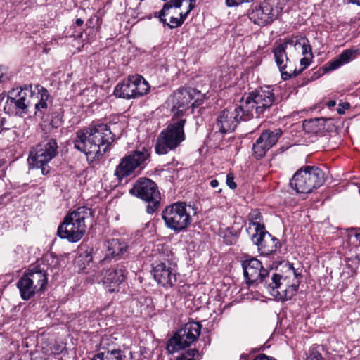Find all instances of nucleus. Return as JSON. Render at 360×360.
Returning a JSON list of instances; mask_svg holds the SVG:
<instances>
[{
  "instance_id": "37998d69",
  "label": "nucleus",
  "mask_w": 360,
  "mask_h": 360,
  "mask_svg": "<svg viewBox=\"0 0 360 360\" xmlns=\"http://www.w3.org/2000/svg\"><path fill=\"white\" fill-rule=\"evenodd\" d=\"M337 111L339 114H344L345 113V110L343 108H338L337 109Z\"/></svg>"
},
{
  "instance_id": "4be33fe9",
  "label": "nucleus",
  "mask_w": 360,
  "mask_h": 360,
  "mask_svg": "<svg viewBox=\"0 0 360 360\" xmlns=\"http://www.w3.org/2000/svg\"><path fill=\"white\" fill-rule=\"evenodd\" d=\"M125 269L123 266H115L105 271L103 274L101 281L106 285L108 291H115V287L122 283L125 278Z\"/></svg>"
},
{
  "instance_id": "4c0bfd02",
  "label": "nucleus",
  "mask_w": 360,
  "mask_h": 360,
  "mask_svg": "<svg viewBox=\"0 0 360 360\" xmlns=\"http://www.w3.org/2000/svg\"><path fill=\"white\" fill-rule=\"evenodd\" d=\"M199 357L200 354H198V355H195L194 357H193L192 356H188L185 360H199Z\"/></svg>"
},
{
  "instance_id": "cd10ccee",
  "label": "nucleus",
  "mask_w": 360,
  "mask_h": 360,
  "mask_svg": "<svg viewBox=\"0 0 360 360\" xmlns=\"http://www.w3.org/2000/svg\"><path fill=\"white\" fill-rule=\"evenodd\" d=\"M117 340V338L115 335H105L103 337L101 344L103 348H106L107 351H112V349H115L112 347L113 345H115V342Z\"/></svg>"
},
{
  "instance_id": "c85d7f7f",
  "label": "nucleus",
  "mask_w": 360,
  "mask_h": 360,
  "mask_svg": "<svg viewBox=\"0 0 360 360\" xmlns=\"http://www.w3.org/2000/svg\"><path fill=\"white\" fill-rule=\"evenodd\" d=\"M14 93H15V91H13L10 93V95H9L10 105L13 108H15V114L20 115L22 112V98L16 99L15 98L12 97V95H13Z\"/></svg>"
},
{
  "instance_id": "f8f14e48",
  "label": "nucleus",
  "mask_w": 360,
  "mask_h": 360,
  "mask_svg": "<svg viewBox=\"0 0 360 360\" xmlns=\"http://www.w3.org/2000/svg\"><path fill=\"white\" fill-rule=\"evenodd\" d=\"M150 86L144 78L139 75L129 76L115 88L114 94L119 98L130 99L146 94Z\"/></svg>"
},
{
  "instance_id": "de8ad7c7",
  "label": "nucleus",
  "mask_w": 360,
  "mask_h": 360,
  "mask_svg": "<svg viewBox=\"0 0 360 360\" xmlns=\"http://www.w3.org/2000/svg\"><path fill=\"white\" fill-rule=\"evenodd\" d=\"M269 360H276V359L269 357Z\"/></svg>"
},
{
  "instance_id": "9b49d317",
  "label": "nucleus",
  "mask_w": 360,
  "mask_h": 360,
  "mask_svg": "<svg viewBox=\"0 0 360 360\" xmlns=\"http://www.w3.org/2000/svg\"><path fill=\"white\" fill-rule=\"evenodd\" d=\"M130 193L148 202L146 207L148 213L152 214L158 209L160 194L156 184L152 180L143 178L139 179L130 190Z\"/></svg>"
},
{
  "instance_id": "0eeeda50",
  "label": "nucleus",
  "mask_w": 360,
  "mask_h": 360,
  "mask_svg": "<svg viewBox=\"0 0 360 360\" xmlns=\"http://www.w3.org/2000/svg\"><path fill=\"white\" fill-rule=\"evenodd\" d=\"M195 0H170L160 11L159 18L169 27H178L195 7Z\"/></svg>"
},
{
  "instance_id": "c9c22d12",
  "label": "nucleus",
  "mask_w": 360,
  "mask_h": 360,
  "mask_svg": "<svg viewBox=\"0 0 360 360\" xmlns=\"http://www.w3.org/2000/svg\"><path fill=\"white\" fill-rule=\"evenodd\" d=\"M254 360H269V356L265 354H259Z\"/></svg>"
},
{
  "instance_id": "6e6552de",
  "label": "nucleus",
  "mask_w": 360,
  "mask_h": 360,
  "mask_svg": "<svg viewBox=\"0 0 360 360\" xmlns=\"http://www.w3.org/2000/svg\"><path fill=\"white\" fill-rule=\"evenodd\" d=\"M324 182L323 172L318 167L307 166L297 170L290 181L291 187L300 193H309Z\"/></svg>"
},
{
  "instance_id": "a878e982",
  "label": "nucleus",
  "mask_w": 360,
  "mask_h": 360,
  "mask_svg": "<svg viewBox=\"0 0 360 360\" xmlns=\"http://www.w3.org/2000/svg\"><path fill=\"white\" fill-rule=\"evenodd\" d=\"M126 356L122 354L120 349L99 352L91 360H131V357L126 359Z\"/></svg>"
},
{
  "instance_id": "39448f33",
  "label": "nucleus",
  "mask_w": 360,
  "mask_h": 360,
  "mask_svg": "<svg viewBox=\"0 0 360 360\" xmlns=\"http://www.w3.org/2000/svg\"><path fill=\"white\" fill-rule=\"evenodd\" d=\"M195 214L193 206L185 202H177L166 207L162 217L167 228L179 233L191 224Z\"/></svg>"
},
{
  "instance_id": "dca6fc26",
  "label": "nucleus",
  "mask_w": 360,
  "mask_h": 360,
  "mask_svg": "<svg viewBox=\"0 0 360 360\" xmlns=\"http://www.w3.org/2000/svg\"><path fill=\"white\" fill-rule=\"evenodd\" d=\"M248 119L246 115H243L240 105H231L220 112L214 127L219 132L225 134L233 131L240 120Z\"/></svg>"
},
{
  "instance_id": "4468645a",
  "label": "nucleus",
  "mask_w": 360,
  "mask_h": 360,
  "mask_svg": "<svg viewBox=\"0 0 360 360\" xmlns=\"http://www.w3.org/2000/svg\"><path fill=\"white\" fill-rule=\"evenodd\" d=\"M57 149V142L53 139L37 145L30 152L28 164L33 167L41 168V172L44 173L43 167L56 155Z\"/></svg>"
},
{
  "instance_id": "2f4dec72",
  "label": "nucleus",
  "mask_w": 360,
  "mask_h": 360,
  "mask_svg": "<svg viewBox=\"0 0 360 360\" xmlns=\"http://www.w3.org/2000/svg\"><path fill=\"white\" fill-rule=\"evenodd\" d=\"M195 355H198V350L193 349H189L184 354H183L179 358L177 359V360H185L186 357L188 356H193L194 357Z\"/></svg>"
},
{
  "instance_id": "5701e85b",
  "label": "nucleus",
  "mask_w": 360,
  "mask_h": 360,
  "mask_svg": "<svg viewBox=\"0 0 360 360\" xmlns=\"http://www.w3.org/2000/svg\"><path fill=\"white\" fill-rule=\"evenodd\" d=\"M24 101L26 96L32 99L39 100L34 103L35 108L38 111L47 108L46 101L49 98L48 91L42 86L32 85L29 86H24Z\"/></svg>"
},
{
  "instance_id": "6ab92c4d",
  "label": "nucleus",
  "mask_w": 360,
  "mask_h": 360,
  "mask_svg": "<svg viewBox=\"0 0 360 360\" xmlns=\"http://www.w3.org/2000/svg\"><path fill=\"white\" fill-rule=\"evenodd\" d=\"M281 135L282 131L280 129L264 131L253 144L252 150L255 157L257 159L263 158L266 153L277 143Z\"/></svg>"
},
{
  "instance_id": "1a4fd4ad",
  "label": "nucleus",
  "mask_w": 360,
  "mask_h": 360,
  "mask_svg": "<svg viewBox=\"0 0 360 360\" xmlns=\"http://www.w3.org/2000/svg\"><path fill=\"white\" fill-rule=\"evenodd\" d=\"M185 122V119H181L176 123L169 124L159 134L155 145V151L158 154H167L169 151L177 148L184 141Z\"/></svg>"
},
{
  "instance_id": "c756f323",
  "label": "nucleus",
  "mask_w": 360,
  "mask_h": 360,
  "mask_svg": "<svg viewBox=\"0 0 360 360\" xmlns=\"http://www.w3.org/2000/svg\"><path fill=\"white\" fill-rule=\"evenodd\" d=\"M302 55L304 56L302 59H300V65L302 66V69L299 71L297 70V75L301 73V72L306 69L310 64L311 61V58L313 57L312 52H311V47L309 45V51H307L306 53H302Z\"/></svg>"
},
{
  "instance_id": "393cba45",
  "label": "nucleus",
  "mask_w": 360,
  "mask_h": 360,
  "mask_svg": "<svg viewBox=\"0 0 360 360\" xmlns=\"http://www.w3.org/2000/svg\"><path fill=\"white\" fill-rule=\"evenodd\" d=\"M127 245L119 239H111L108 241L106 257L114 258L123 254L127 250Z\"/></svg>"
},
{
  "instance_id": "412c9836",
  "label": "nucleus",
  "mask_w": 360,
  "mask_h": 360,
  "mask_svg": "<svg viewBox=\"0 0 360 360\" xmlns=\"http://www.w3.org/2000/svg\"><path fill=\"white\" fill-rule=\"evenodd\" d=\"M249 18L255 24L259 26H264L271 23L276 18L274 13L273 6L269 2H263L260 6L252 9L249 13Z\"/></svg>"
},
{
  "instance_id": "ea45409f",
  "label": "nucleus",
  "mask_w": 360,
  "mask_h": 360,
  "mask_svg": "<svg viewBox=\"0 0 360 360\" xmlns=\"http://www.w3.org/2000/svg\"><path fill=\"white\" fill-rule=\"evenodd\" d=\"M4 161L2 160H0V176L3 174V169H2V167L3 165H4Z\"/></svg>"
},
{
  "instance_id": "e433bc0d",
  "label": "nucleus",
  "mask_w": 360,
  "mask_h": 360,
  "mask_svg": "<svg viewBox=\"0 0 360 360\" xmlns=\"http://www.w3.org/2000/svg\"><path fill=\"white\" fill-rule=\"evenodd\" d=\"M210 186L212 188H216V187H217L219 186V181L217 179H212L210 181Z\"/></svg>"
},
{
  "instance_id": "f704fd0d",
  "label": "nucleus",
  "mask_w": 360,
  "mask_h": 360,
  "mask_svg": "<svg viewBox=\"0 0 360 360\" xmlns=\"http://www.w3.org/2000/svg\"><path fill=\"white\" fill-rule=\"evenodd\" d=\"M17 287L19 289V292L21 297H22V277H20L17 283Z\"/></svg>"
},
{
  "instance_id": "72a5a7b5",
  "label": "nucleus",
  "mask_w": 360,
  "mask_h": 360,
  "mask_svg": "<svg viewBox=\"0 0 360 360\" xmlns=\"http://www.w3.org/2000/svg\"><path fill=\"white\" fill-rule=\"evenodd\" d=\"M322 356L318 352L311 353L309 356L307 357V360H321Z\"/></svg>"
},
{
  "instance_id": "473e14b6",
  "label": "nucleus",
  "mask_w": 360,
  "mask_h": 360,
  "mask_svg": "<svg viewBox=\"0 0 360 360\" xmlns=\"http://www.w3.org/2000/svg\"><path fill=\"white\" fill-rule=\"evenodd\" d=\"M245 2V0H226V4L229 7L237 6Z\"/></svg>"
},
{
  "instance_id": "b1692460",
  "label": "nucleus",
  "mask_w": 360,
  "mask_h": 360,
  "mask_svg": "<svg viewBox=\"0 0 360 360\" xmlns=\"http://www.w3.org/2000/svg\"><path fill=\"white\" fill-rule=\"evenodd\" d=\"M359 53L360 49H346L337 58L327 63L328 68L330 70H335L354 59Z\"/></svg>"
},
{
  "instance_id": "7c9ffc66",
  "label": "nucleus",
  "mask_w": 360,
  "mask_h": 360,
  "mask_svg": "<svg viewBox=\"0 0 360 360\" xmlns=\"http://www.w3.org/2000/svg\"><path fill=\"white\" fill-rule=\"evenodd\" d=\"M226 184L231 189H235L237 187L236 184L234 182V176L232 173H229L226 175Z\"/></svg>"
},
{
  "instance_id": "aec40b11",
  "label": "nucleus",
  "mask_w": 360,
  "mask_h": 360,
  "mask_svg": "<svg viewBox=\"0 0 360 360\" xmlns=\"http://www.w3.org/2000/svg\"><path fill=\"white\" fill-rule=\"evenodd\" d=\"M153 274L155 280L165 287H172L176 281V271L168 262L155 264Z\"/></svg>"
},
{
  "instance_id": "a19ab883",
  "label": "nucleus",
  "mask_w": 360,
  "mask_h": 360,
  "mask_svg": "<svg viewBox=\"0 0 360 360\" xmlns=\"http://www.w3.org/2000/svg\"><path fill=\"white\" fill-rule=\"evenodd\" d=\"M84 21L81 18H78L76 20V24L78 26H81L83 24Z\"/></svg>"
},
{
  "instance_id": "ddd939ff",
  "label": "nucleus",
  "mask_w": 360,
  "mask_h": 360,
  "mask_svg": "<svg viewBox=\"0 0 360 360\" xmlns=\"http://www.w3.org/2000/svg\"><path fill=\"white\" fill-rule=\"evenodd\" d=\"M200 92L194 89H181L175 91L169 98L175 115L182 114L191 106L198 107L201 103L199 99Z\"/></svg>"
},
{
  "instance_id": "20e7f679",
  "label": "nucleus",
  "mask_w": 360,
  "mask_h": 360,
  "mask_svg": "<svg viewBox=\"0 0 360 360\" xmlns=\"http://www.w3.org/2000/svg\"><path fill=\"white\" fill-rule=\"evenodd\" d=\"M91 214V210L86 207H80L70 212L65 216L58 226V236L72 243L79 241L86 232L85 219L89 218Z\"/></svg>"
},
{
  "instance_id": "c03bdc74",
  "label": "nucleus",
  "mask_w": 360,
  "mask_h": 360,
  "mask_svg": "<svg viewBox=\"0 0 360 360\" xmlns=\"http://www.w3.org/2000/svg\"><path fill=\"white\" fill-rule=\"evenodd\" d=\"M351 1L354 4H356L358 5H360V0H351Z\"/></svg>"
},
{
  "instance_id": "58836bf2",
  "label": "nucleus",
  "mask_w": 360,
  "mask_h": 360,
  "mask_svg": "<svg viewBox=\"0 0 360 360\" xmlns=\"http://www.w3.org/2000/svg\"><path fill=\"white\" fill-rule=\"evenodd\" d=\"M336 105V103L335 101H329L327 103V105L328 108H333Z\"/></svg>"
},
{
  "instance_id": "bb28decb",
  "label": "nucleus",
  "mask_w": 360,
  "mask_h": 360,
  "mask_svg": "<svg viewBox=\"0 0 360 360\" xmlns=\"http://www.w3.org/2000/svg\"><path fill=\"white\" fill-rule=\"evenodd\" d=\"M303 129L307 133L317 134L323 127L321 119H311L303 122Z\"/></svg>"
},
{
  "instance_id": "79ce46f5",
  "label": "nucleus",
  "mask_w": 360,
  "mask_h": 360,
  "mask_svg": "<svg viewBox=\"0 0 360 360\" xmlns=\"http://www.w3.org/2000/svg\"><path fill=\"white\" fill-rule=\"evenodd\" d=\"M342 108L345 110V109H348L350 105H349V103L345 102L342 104Z\"/></svg>"
},
{
  "instance_id": "f3484780",
  "label": "nucleus",
  "mask_w": 360,
  "mask_h": 360,
  "mask_svg": "<svg viewBox=\"0 0 360 360\" xmlns=\"http://www.w3.org/2000/svg\"><path fill=\"white\" fill-rule=\"evenodd\" d=\"M47 283L46 274L34 266L24 275V300L33 297L36 292L43 290Z\"/></svg>"
},
{
  "instance_id": "2eb2a0df",
  "label": "nucleus",
  "mask_w": 360,
  "mask_h": 360,
  "mask_svg": "<svg viewBox=\"0 0 360 360\" xmlns=\"http://www.w3.org/2000/svg\"><path fill=\"white\" fill-rule=\"evenodd\" d=\"M150 157L149 150L143 147L141 150H135L124 156L117 166L115 174L119 179H122L143 166Z\"/></svg>"
},
{
  "instance_id": "7ed1b4c3",
  "label": "nucleus",
  "mask_w": 360,
  "mask_h": 360,
  "mask_svg": "<svg viewBox=\"0 0 360 360\" xmlns=\"http://www.w3.org/2000/svg\"><path fill=\"white\" fill-rule=\"evenodd\" d=\"M309 51V40L302 37H292L274 48L273 52L275 62L283 79L287 80L297 75L292 60Z\"/></svg>"
},
{
  "instance_id": "a211bd4d",
  "label": "nucleus",
  "mask_w": 360,
  "mask_h": 360,
  "mask_svg": "<svg viewBox=\"0 0 360 360\" xmlns=\"http://www.w3.org/2000/svg\"><path fill=\"white\" fill-rule=\"evenodd\" d=\"M252 225L255 231V233L252 236V240L258 247L261 253L268 255L276 252L279 246L278 240L264 231V226L259 223L253 222Z\"/></svg>"
},
{
  "instance_id": "f257e3e1",
  "label": "nucleus",
  "mask_w": 360,
  "mask_h": 360,
  "mask_svg": "<svg viewBox=\"0 0 360 360\" xmlns=\"http://www.w3.org/2000/svg\"><path fill=\"white\" fill-rule=\"evenodd\" d=\"M244 276L249 283L262 285L275 299L281 301L290 300L297 292L301 274L289 265L285 275L270 274L256 258L245 259L243 262Z\"/></svg>"
},
{
  "instance_id": "f03ea898",
  "label": "nucleus",
  "mask_w": 360,
  "mask_h": 360,
  "mask_svg": "<svg viewBox=\"0 0 360 360\" xmlns=\"http://www.w3.org/2000/svg\"><path fill=\"white\" fill-rule=\"evenodd\" d=\"M113 136L107 124H99L85 131H77L74 144L88 158L94 159L108 150L113 141Z\"/></svg>"
},
{
  "instance_id": "9d476101",
  "label": "nucleus",
  "mask_w": 360,
  "mask_h": 360,
  "mask_svg": "<svg viewBox=\"0 0 360 360\" xmlns=\"http://www.w3.org/2000/svg\"><path fill=\"white\" fill-rule=\"evenodd\" d=\"M201 325L198 322H188L179 329L168 341L167 349L169 353L188 347L199 337L201 331Z\"/></svg>"
},
{
  "instance_id": "423d86ee",
  "label": "nucleus",
  "mask_w": 360,
  "mask_h": 360,
  "mask_svg": "<svg viewBox=\"0 0 360 360\" xmlns=\"http://www.w3.org/2000/svg\"><path fill=\"white\" fill-rule=\"evenodd\" d=\"M275 94L271 86L262 87L249 94L245 101H241L240 110L247 118L253 117L255 110L259 117L266 110L272 106L275 101Z\"/></svg>"
},
{
  "instance_id": "49530a36",
  "label": "nucleus",
  "mask_w": 360,
  "mask_h": 360,
  "mask_svg": "<svg viewBox=\"0 0 360 360\" xmlns=\"http://www.w3.org/2000/svg\"><path fill=\"white\" fill-rule=\"evenodd\" d=\"M260 217V214H257V216L255 217V219H258Z\"/></svg>"
},
{
  "instance_id": "a18cd8bd",
  "label": "nucleus",
  "mask_w": 360,
  "mask_h": 360,
  "mask_svg": "<svg viewBox=\"0 0 360 360\" xmlns=\"http://www.w3.org/2000/svg\"><path fill=\"white\" fill-rule=\"evenodd\" d=\"M356 237L360 241V232L356 234Z\"/></svg>"
}]
</instances>
